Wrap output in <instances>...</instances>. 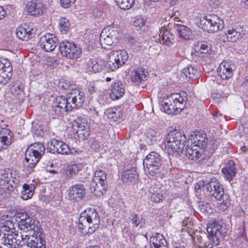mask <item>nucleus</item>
<instances>
[{
    "instance_id": "obj_42",
    "label": "nucleus",
    "mask_w": 248,
    "mask_h": 248,
    "mask_svg": "<svg viewBox=\"0 0 248 248\" xmlns=\"http://www.w3.org/2000/svg\"><path fill=\"white\" fill-rule=\"evenodd\" d=\"M78 129L77 130V133L79 138L83 140L86 139L90 135L89 127L87 124H85L84 129L82 128V124H79L78 126Z\"/></svg>"
},
{
    "instance_id": "obj_1",
    "label": "nucleus",
    "mask_w": 248,
    "mask_h": 248,
    "mask_svg": "<svg viewBox=\"0 0 248 248\" xmlns=\"http://www.w3.org/2000/svg\"><path fill=\"white\" fill-rule=\"evenodd\" d=\"M100 225V217L95 209L89 208L80 214L78 228L84 234L93 233Z\"/></svg>"
},
{
    "instance_id": "obj_5",
    "label": "nucleus",
    "mask_w": 248,
    "mask_h": 248,
    "mask_svg": "<svg viewBox=\"0 0 248 248\" xmlns=\"http://www.w3.org/2000/svg\"><path fill=\"white\" fill-rule=\"evenodd\" d=\"M187 96L186 92L170 94L163 104L164 111L168 114H176L181 111L186 103Z\"/></svg>"
},
{
    "instance_id": "obj_34",
    "label": "nucleus",
    "mask_w": 248,
    "mask_h": 248,
    "mask_svg": "<svg viewBox=\"0 0 248 248\" xmlns=\"http://www.w3.org/2000/svg\"><path fill=\"white\" fill-rule=\"evenodd\" d=\"M182 73L186 78L189 79H193L199 76L197 66L192 64L188 65L185 67L182 70Z\"/></svg>"
},
{
    "instance_id": "obj_40",
    "label": "nucleus",
    "mask_w": 248,
    "mask_h": 248,
    "mask_svg": "<svg viewBox=\"0 0 248 248\" xmlns=\"http://www.w3.org/2000/svg\"><path fill=\"white\" fill-rule=\"evenodd\" d=\"M70 22L69 20L65 17H61L59 19V26L60 30L63 33H66L70 29Z\"/></svg>"
},
{
    "instance_id": "obj_20",
    "label": "nucleus",
    "mask_w": 248,
    "mask_h": 248,
    "mask_svg": "<svg viewBox=\"0 0 248 248\" xmlns=\"http://www.w3.org/2000/svg\"><path fill=\"white\" fill-rule=\"evenodd\" d=\"M109 91L110 98L113 100H118L124 95L125 85L122 81L117 80L111 85Z\"/></svg>"
},
{
    "instance_id": "obj_2",
    "label": "nucleus",
    "mask_w": 248,
    "mask_h": 248,
    "mask_svg": "<svg viewBox=\"0 0 248 248\" xmlns=\"http://www.w3.org/2000/svg\"><path fill=\"white\" fill-rule=\"evenodd\" d=\"M186 141L184 132L175 130L168 134L161 147L163 149L167 150L169 154L180 155L183 152Z\"/></svg>"
},
{
    "instance_id": "obj_28",
    "label": "nucleus",
    "mask_w": 248,
    "mask_h": 248,
    "mask_svg": "<svg viewBox=\"0 0 248 248\" xmlns=\"http://www.w3.org/2000/svg\"><path fill=\"white\" fill-rule=\"evenodd\" d=\"M159 35L161 38L160 43L170 46L172 43L173 35L165 27H162L159 30Z\"/></svg>"
},
{
    "instance_id": "obj_60",
    "label": "nucleus",
    "mask_w": 248,
    "mask_h": 248,
    "mask_svg": "<svg viewBox=\"0 0 248 248\" xmlns=\"http://www.w3.org/2000/svg\"><path fill=\"white\" fill-rule=\"evenodd\" d=\"M235 215L238 217H242L244 215L245 212L242 209L239 207H237L235 209Z\"/></svg>"
},
{
    "instance_id": "obj_4",
    "label": "nucleus",
    "mask_w": 248,
    "mask_h": 248,
    "mask_svg": "<svg viewBox=\"0 0 248 248\" xmlns=\"http://www.w3.org/2000/svg\"><path fill=\"white\" fill-rule=\"evenodd\" d=\"M205 189L212 197L221 202L219 208L222 211H225L231 205L229 195L224 194L222 186L219 184L216 178L206 180Z\"/></svg>"
},
{
    "instance_id": "obj_8",
    "label": "nucleus",
    "mask_w": 248,
    "mask_h": 248,
    "mask_svg": "<svg viewBox=\"0 0 248 248\" xmlns=\"http://www.w3.org/2000/svg\"><path fill=\"white\" fill-rule=\"evenodd\" d=\"M128 59V55L124 50L111 51L108 55L106 66L112 71H114L122 66Z\"/></svg>"
},
{
    "instance_id": "obj_56",
    "label": "nucleus",
    "mask_w": 248,
    "mask_h": 248,
    "mask_svg": "<svg viewBox=\"0 0 248 248\" xmlns=\"http://www.w3.org/2000/svg\"><path fill=\"white\" fill-rule=\"evenodd\" d=\"M145 24V20L140 17L137 18L134 21V25L139 28H141L142 27L144 26Z\"/></svg>"
},
{
    "instance_id": "obj_59",
    "label": "nucleus",
    "mask_w": 248,
    "mask_h": 248,
    "mask_svg": "<svg viewBox=\"0 0 248 248\" xmlns=\"http://www.w3.org/2000/svg\"><path fill=\"white\" fill-rule=\"evenodd\" d=\"M205 184L206 181H201L199 182L195 186V190L197 191L198 190L201 189L202 188H203L204 189H205Z\"/></svg>"
},
{
    "instance_id": "obj_16",
    "label": "nucleus",
    "mask_w": 248,
    "mask_h": 248,
    "mask_svg": "<svg viewBox=\"0 0 248 248\" xmlns=\"http://www.w3.org/2000/svg\"><path fill=\"white\" fill-rule=\"evenodd\" d=\"M246 34V29L240 25L235 26L227 30L226 35L228 41L236 42L241 39Z\"/></svg>"
},
{
    "instance_id": "obj_6",
    "label": "nucleus",
    "mask_w": 248,
    "mask_h": 248,
    "mask_svg": "<svg viewBox=\"0 0 248 248\" xmlns=\"http://www.w3.org/2000/svg\"><path fill=\"white\" fill-rule=\"evenodd\" d=\"M199 27L208 33H214L224 27L223 20L215 14L204 16L200 18Z\"/></svg>"
},
{
    "instance_id": "obj_61",
    "label": "nucleus",
    "mask_w": 248,
    "mask_h": 248,
    "mask_svg": "<svg viewBox=\"0 0 248 248\" xmlns=\"http://www.w3.org/2000/svg\"><path fill=\"white\" fill-rule=\"evenodd\" d=\"M198 241V244L196 246V248H206L207 246L203 242L202 238L199 239Z\"/></svg>"
},
{
    "instance_id": "obj_53",
    "label": "nucleus",
    "mask_w": 248,
    "mask_h": 248,
    "mask_svg": "<svg viewBox=\"0 0 248 248\" xmlns=\"http://www.w3.org/2000/svg\"><path fill=\"white\" fill-rule=\"evenodd\" d=\"M56 104L63 111H66V98L64 96H59L56 98Z\"/></svg>"
},
{
    "instance_id": "obj_58",
    "label": "nucleus",
    "mask_w": 248,
    "mask_h": 248,
    "mask_svg": "<svg viewBox=\"0 0 248 248\" xmlns=\"http://www.w3.org/2000/svg\"><path fill=\"white\" fill-rule=\"evenodd\" d=\"M10 131L8 129L0 128V139H4V140L6 139H10L8 138L7 136V134H9Z\"/></svg>"
},
{
    "instance_id": "obj_11",
    "label": "nucleus",
    "mask_w": 248,
    "mask_h": 248,
    "mask_svg": "<svg viewBox=\"0 0 248 248\" xmlns=\"http://www.w3.org/2000/svg\"><path fill=\"white\" fill-rule=\"evenodd\" d=\"M207 231L213 243L217 245L219 243V239L223 238L227 233L225 225H221L217 222L212 223L208 227Z\"/></svg>"
},
{
    "instance_id": "obj_44",
    "label": "nucleus",
    "mask_w": 248,
    "mask_h": 248,
    "mask_svg": "<svg viewBox=\"0 0 248 248\" xmlns=\"http://www.w3.org/2000/svg\"><path fill=\"white\" fill-rule=\"evenodd\" d=\"M228 90L229 89H227V91H228ZM211 94L212 97L217 101H218V100L227 98L229 95L228 92H223L220 89L214 90Z\"/></svg>"
},
{
    "instance_id": "obj_64",
    "label": "nucleus",
    "mask_w": 248,
    "mask_h": 248,
    "mask_svg": "<svg viewBox=\"0 0 248 248\" xmlns=\"http://www.w3.org/2000/svg\"><path fill=\"white\" fill-rule=\"evenodd\" d=\"M88 91L91 93L96 92V89L93 85H89L88 88Z\"/></svg>"
},
{
    "instance_id": "obj_54",
    "label": "nucleus",
    "mask_w": 248,
    "mask_h": 248,
    "mask_svg": "<svg viewBox=\"0 0 248 248\" xmlns=\"http://www.w3.org/2000/svg\"><path fill=\"white\" fill-rule=\"evenodd\" d=\"M211 48L209 46L205 44H202L200 46L199 50L197 51L198 55L201 54H206L209 53L210 51Z\"/></svg>"
},
{
    "instance_id": "obj_14",
    "label": "nucleus",
    "mask_w": 248,
    "mask_h": 248,
    "mask_svg": "<svg viewBox=\"0 0 248 248\" xmlns=\"http://www.w3.org/2000/svg\"><path fill=\"white\" fill-rule=\"evenodd\" d=\"M36 30L30 23H24L16 30V36L21 40L27 41L35 34Z\"/></svg>"
},
{
    "instance_id": "obj_24",
    "label": "nucleus",
    "mask_w": 248,
    "mask_h": 248,
    "mask_svg": "<svg viewBox=\"0 0 248 248\" xmlns=\"http://www.w3.org/2000/svg\"><path fill=\"white\" fill-rule=\"evenodd\" d=\"M203 151L200 148L192 144L190 147L186 148L185 155L189 159L196 161L201 157Z\"/></svg>"
},
{
    "instance_id": "obj_32",
    "label": "nucleus",
    "mask_w": 248,
    "mask_h": 248,
    "mask_svg": "<svg viewBox=\"0 0 248 248\" xmlns=\"http://www.w3.org/2000/svg\"><path fill=\"white\" fill-rule=\"evenodd\" d=\"M174 29L177 31L180 37L189 39L191 35L190 29L186 26L174 23Z\"/></svg>"
},
{
    "instance_id": "obj_36",
    "label": "nucleus",
    "mask_w": 248,
    "mask_h": 248,
    "mask_svg": "<svg viewBox=\"0 0 248 248\" xmlns=\"http://www.w3.org/2000/svg\"><path fill=\"white\" fill-rule=\"evenodd\" d=\"M146 75L145 74L144 69L141 68L136 69L131 76L132 81L137 84L141 82V81L146 80Z\"/></svg>"
},
{
    "instance_id": "obj_18",
    "label": "nucleus",
    "mask_w": 248,
    "mask_h": 248,
    "mask_svg": "<svg viewBox=\"0 0 248 248\" xmlns=\"http://www.w3.org/2000/svg\"><path fill=\"white\" fill-rule=\"evenodd\" d=\"M235 68V66L231 61L223 62L218 68V75L222 79H228L232 77Z\"/></svg>"
},
{
    "instance_id": "obj_55",
    "label": "nucleus",
    "mask_w": 248,
    "mask_h": 248,
    "mask_svg": "<svg viewBox=\"0 0 248 248\" xmlns=\"http://www.w3.org/2000/svg\"><path fill=\"white\" fill-rule=\"evenodd\" d=\"M76 0H60L61 6L64 8H68L74 4Z\"/></svg>"
},
{
    "instance_id": "obj_15",
    "label": "nucleus",
    "mask_w": 248,
    "mask_h": 248,
    "mask_svg": "<svg viewBox=\"0 0 248 248\" xmlns=\"http://www.w3.org/2000/svg\"><path fill=\"white\" fill-rule=\"evenodd\" d=\"M58 39L53 34L47 33L42 36L39 41L40 47L46 52L54 50L57 46Z\"/></svg>"
},
{
    "instance_id": "obj_45",
    "label": "nucleus",
    "mask_w": 248,
    "mask_h": 248,
    "mask_svg": "<svg viewBox=\"0 0 248 248\" xmlns=\"http://www.w3.org/2000/svg\"><path fill=\"white\" fill-rule=\"evenodd\" d=\"M106 174L102 170H97L94 173L92 182L98 183L99 181H106Z\"/></svg>"
},
{
    "instance_id": "obj_29",
    "label": "nucleus",
    "mask_w": 248,
    "mask_h": 248,
    "mask_svg": "<svg viewBox=\"0 0 248 248\" xmlns=\"http://www.w3.org/2000/svg\"><path fill=\"white\" fill-rule=\"evenodd\" d=\"M222 171L229 181L232 180L236 173V170L233 161H229L226 167L222 169Z\"/></svg>"
},
{
    "instance_id": "obj_30",
    "label": "nucleus",
    "mask_w": 248,
    "mask_h": 248,
    "mask_svg": "<svg viewBox=\"0 0 248 248\" xmlns=\"http://www.w3.org/2000/svg\"><path fill=\"white\" fill-rule=\"evenodd\" d=\"M129 219L133 227L136 228L140 226V228H142L145 223V220L142 218L141 215L134 212L130 213Z\"/></svg>"
},
{
    "instance_id": "obj_51",
    "label": "nucleus",
    "mask_w": 248,
    "mask_h": 248,
    "mask_svg": "<svg viewBox=\"0 0 248 248\" xmlns=\"http://www.w3.org/2000/svg\"><path fill=\"white\" fill-rule=\"evenodd\" d=\"M80 169L78 165L73 164L71 165L67 170L66 175L67 177L73 178L76 174L78 173Z\"/></svg>"
},
{
    "instance_id": "obj_48",
    "label": "nucleus",
    "mask_w": 248,
    "mask_h": 248,
    "mask_svg": "<svg viewBox=\"0 0 248 248\" xmlns=\"http://www.w3.org/2000/svg\"><path fill=\"white\" fill-rule=\"evenodd\" d=\"M122 114L120 111L115 108H110L108 110V119L113 121H117V119L119 118Z\"/></svg>"
},
{
    "instance_id": "obj_49",
    "label": "nucleus",
    "mask_w": 248,
    "mask_h": 248,
    "mask_svg": "<svg viewBox=\"0 0 248 248\" xmlns=\"http://www.w3.org/2000/svg\"><path fill=\"white\" fill-rule=\"evenodd\" d=\"M49 113L53 118H57L60 116V114L63 111L56 104H54L51 106L49 109Z\"/></svg>"
},
{
    "instance_id": "obj_63",
    "label": "nucleus",
    "mask_w": 248,
    "mask_h": 248,
    "mask_svg": "<svg viewBox=\"0 0 248 248\" xmlns=\"http://www.w3.org/2000/svg\"><path fill=\"white\" fill-rule=\"evenodd\" d=\"M91 147L94 150H97L100 148V145L98 141L93 140L91 143Z\"/></svg>"
},
{
    "instance_id": "obj_27",
    "label": "nucleus",
    "mask_w": 248,
    "mask_h": 248,
    "mask_svg": "<svg viewBox=\"0 0 248 248\" xmlns=\"http://www.w3.org/2000/svg\"><path fill=\"white\" fill-rule=\"evenodd\" d=\"M207 135L203 131H200L195 134L193 138V145L200 148L204 151L207 143Z\"/></svg>"
},
{
    "instance_id": "obj_7",
    "label": "nucleus",
    "mask_w": 248,
    "mask_h": 248,
    "mask_svg": "<svg viewBox=\"0 0 248 248\" xmlns=\"http://www.w3.org/2000/svg\"><path fill=\"white\" fill-rule=\"evenodd\" d=\"M143 164L146 173L155 176L160 173L161 158L158 153L155 152L149 153L144 159Z\"/></svg>"
},
{
    "instance_id": "obj_39",
    "label": "nucleus",
    "mask_w": 248,
    "mask_h": 248,
    "mask_svg": "<svg viewBox=\"0 0 248 248\" xmlns=\"http://www.w3.org/2000/svg\"><path fill=\"white\" fill-rule=\"evenodd\" d=\"M11 93L15 95H19V99L24 95V86L20 83H15L10 88Z\"/></svg>"
},
{
    "instance_id": "obj_3",
    "label": "nucleus",
    "mask_w": 248,
    "mask_h": 248,
    "mask_svg": "<svg viewBox=\"0 0 248 248\" xmlns=\"http://www.w3.org/2000/svg\"><path fill=\"white\" fill-rule=\"evenodd\" d=\"M17 217L19 219V229L25 233V237H43L39 222L33 218L28 213H19Z\"/></svg>"
},
{
    "instance_id": "obj_38",
    "label": "nucleus",
    "mask_w": 248,
    "mask_h": 248,
    "mask_svg": "<svg viewBox=\"0 0 248 248\" xmlns=\"http://www.w3.org/2000/svg\"><path fill=\"white\" fill-rule=\"evenodd\" d=\"M100 34L112 38V40L118 39L119 37L118 30L114 27L108 26L105 28Z\"/></svg>"
},
{
    "instance_id": "obj_35",
    "label": "nucleus",
    "mask_w": 248,
    "mask_h": 248,
    "mask_svg": "<svg viewBox=\"0 0 248 248\" xmlns=\"http://www.w3.org/2000/svg\"><path fill=\"white\" fill-rule=\"evenodd\" d=\"M149 191L150 199L152 202L158 203L162 201L163 196L158 188L155 186L151 187L149 188Z\"/></svg>"
},
{
    "instance_id": "obj_9",
    "label": "nucleus",
    "mask_w": 248,
    "mask_h": 248,
    "mask_svg": "<svg viewBox=\"0 0 248 248\" xmlns=\"http://www.w3.org/2000/svg\"><path fill=\"white\" fill-rule=\"evenodd\" d=\"M13 174L9 169L1 170L0 173V189L3 191H12L16 187L19 182V179Z\"/></svg>"
},
{
    "instance_id": "obj_50",
    "label": "nucleus",
    "mask_w": 248,
    "mask_h": 248,
    "mask_svg": "<svg viewBox=\"0 0 248 248\" xmlns=\"http://www.w3.org/2000/svg\"><path fill=\"white\" fill-rule=\"evenodd\" d=\"M66 98V111H70L72 109L77 108V105H75L74 102H73L72 99V95L71 93H69Z\"/></svg>"
},
{
    "instance_id": "obj_43",
    "label": "nucleus",
    "mask_w": 248,
    "mask_h": 248,
    "mask_svg": "<svg viewBox=\"0 0 248 248\" xmlns=\"http://www.w3.org/2000/svg\"><path fill=\"white\" fill-rule=\"evenodd\" d=\"M117 5L123 10L130 9L135 3V0H115Z\"/></svg>"
},
{
    "instance_id": "obj_62",
    "label": "nucleus",
    "mask_w": 248,
    "mask_h": 248,
    "mask_svg": "<svg viewBox=\"0 0 248 248\" xmlns=\"http://www.w3.org/2000/svg\"><path fill=\"white\" fill-rule=\"evenodd\" d=\"M9 223L12 224L11 221H6V224H3L1 227V229L4 231L9 232L11 229V227L8 226Z\"/></svg>"
},
{
    "instance_id": "obj_37",
    "label": "nucleus",
    "mask_w": 248,
    "mask_h": 248,
    "mask_svg": "<svg viewBox=\"0 0 248 248\" xmlns=\"http://www.w3.org/2000/svg\"><path fill=\"white\" fill-rule=\"evenodd\" d=\"M34 186L25 184L23 185V190L21 193V198L24 200H27L32 197L33 195Z\"/></svg>"
},
{
    "instance_id": "obj_22",
    "label": "nucleus",
    "mask_w": 248,
    "mask_h": 248,
    "mask_svg": "<svg viewBox=\"0 0 248 248\" xmlns=\"http://www.w3.org/2000/svg\"><path fill=\"white\" fill-rule=\"evenodd\" d=\"M138 172L135 167H128L124 171L122 179L124 182H133L138 179Z\"/></svg>"
},
{
    "instance_id": "obj_26",
    "label": "nucleus",
    "mask_w": 248,
    "mask_h": 248,
    "mask_svg": "<svg viewBox=\"0 0 248 248\" xmlns=\"http://www.w3.org/2000/svg\"><path fill=\"white\" fill-rule=\"evenodd\" d=\"M90 189L97 196H101L106 191V181H99L98 183L92 182L90 185Z\"/></svg>"
},
{
    "instance_id": "obj_57",
    "label": "nucleus",
    "mask_w": 248,
    "mask_h": 248,
    "mask_svg": "<svg viewBox=\"0 0 248 248\" xmlns=\"http://www.w3.org/2000/svg\"><path fill=\"white\" fill-rule=\"evenodd\" d=\"M11 144V139H0V151L2 149H6Z\"/></svg>"
},
{
    "instance_id": "obj_10",
    "label": "nucleus",
    "mask_w": 248,
    "mask_h": 248,
    "mask_svg": "<svg viewBox=\"0 0 248 248\" xmlns=\"http://www.w3.org/2000/svg\"><path fill=\"white\" fill-rule=\"evenodd\" d=\"M59 49L62 56L70 59L78 58L81 53V49L74 42L66 40L60 43Z\"/></svg>"
},
{
    "instance_id": "obj_13",
    "label": "nucleus",
    "mask_w": 248,
    "mask_h": 248,
    "mask_svg": "<svg viewBox=\"0 0 248 248\" xmlns=\"http://www.w3.org/2000/svg\"><path fill=\"white\" fill-rule=\"evenodd\" d=\"M47 151L53 154H60L68 155L70 153L69 147L64 142L56 139H52L48 143Z\"/></svg>"
},
{
    "instance_id": "obj_12",
    "label": "nucleus",
    "mask_w": 248,
    "mask_h": 248,
    "mask_svg": "<svg viewBox=\"0 0 248 248\" xmlns=\"http://www.w3.org/2000/svg\"><path fill=\"white\" fill-rule=\"evenodd\" d=\"M12 66L8 59L0 58V83L5 85L10 80L12 76Z\"/></svg>"
},
{
    "instance_id": "obj_25",
    "label": "nucleus",
    "mask_w": 248,
    "mask_h": 248,
    "mask_svg": "<svg viewBox=\"0 0 248 248\" xmlns=\"http://www.w3.org/2000/svg\"><path fill=\"white\" fill-rule=\"evenodd\" d=\"M45 244L46 241L43 237H34L31 238L30 242L18 245L17 247H15L14 248H41L45 247Z\"/></svg>"
},
{
    "instance_id": "obj_52",
    "label": "nucleus",
    "mask_w": 248,
    "mask_h": 248,
    "mask_svg": "<svg viewBox=\"0 0 248 248\" xmlns=\"http://www.w3.org/2000/svg\"><path fill=\"white\" fill-rule=\"evenodd\" d=\"M156 132L153 129H150L147 133V142L150 144H153L156 141Z\"/></svg>"
},
{
    "instance_id": "obj_46",
    "label": "nucleus",
    "mask_w": 248,
    "mask_h": 248,
    "mask_svg": "<svg viewBox=\"0 0 248 248\" xmlns=\"http://www.w3.org/2000/svg\"><path fill=\"white\" fill-rule=\"evenodd\" d=\"M88 68L90 71L94 73L99 72L102 69V66L99 65L95 60H91L88 62Z\"/></svg>"
},
{
    "instance_id": "obj_31",
    "label": "nucleus",
    "mask_w": 248,
    "mask_h": 248,
    "mask_svg": "<svg viewBox=\"0 0 248 248\" xmlns=\"http://www.w3.org/2000/svg\"><path fill=\"white\" fill-rule=\"evenodd\" d=\"M99 40L102 48L110 49L111 46H115L117 44L118 39L112 40V38L100 34Z\"/></svg>"
},
{
    "instance_id": "obj_17",
    "label": "nucleus",
    "mask_w": 248,
    "mask_h": 248,
    "mask_svg": "<svg viewBox=\"0 0 248 248\" xmlns=\"http://www.w3.org/2000/svg\"><path fill=\"white\" fill-rule=\"evenodd\" d=\"M85 188L84 186L77 184L72 186L69 189L68 198L70 201L78 202L83 199L85 196Z\"/></svg>"
},
{
    "instance_id": "obj_19",
    "label": "nucleus",
    "mask_w": 248,
    "mask_h": 248,
    "mask_svg": "<svg viewBox=\"0 0 248 248\" xmlns=\"http://www.w3.org/2000/svg\"><path fill=\"white\" fill-rule=\"evenodd\" d=\"M44 8V6L41 0H31L26 4V9L32 16L42 15Z\"/></svg>"
},
{
    "instance_id": "obj_47",
    "label": "nucleus",
    "mask_w": 248,
    "mask_h": 248,
    "mask_svg": "<svg viewBox=\"0 0 248 248\" xmlns=\"http://www.w3.org/2000/svg\"><path fill=\"white\" fill-rule=\"evenodd\" d=\"M5 237H2L0 243L6 248H12L13 246V236L12 234H9L5 233Z\"/></svg>"
},
{
    "instance_id": "obj_33",
    "label": "nucleus",
    "mask_w": 248,
    "mask_h": 248,
    "mask_svg": "<svg viewBox=\"0 0 248 248\" xmlns=\"http://www.w3.org/2000/svg\"><path fill=\"white\" fill-rule=\"evenodd\" d=\"M72 95V100L77 105L78 108L82 106L85 101V93L84 92L77 90H73L71 92Z\"/></svg>"
},
{
    "instance_id": "obj_23",
    "label": "nucleus",
    "mask_w": 248,
    "mask_h": 248,
    "mask_svg": "<svg viewBox=\"0 0 248 248\" xmlns=\"http://www.w3.org/2000/svg\"><path fill=\"white\" fill-rule=\"evenodd\" d=\"M151 248H168L167 242L163 235L156 233L150 238Z\"/></svg>"
},
{
    "instance_id": "obj_21",
    "label": "nucleus",
    "mask_w": 248,
    "mask_h": 248,
    "mask_svg": "<svg viewBox=\"0 0 248 248\" xmlns=\"http://www.w3.org/2000/svg\"><path fill=\"white\" fill-rule=\"evenodd\" d=\"M41 157V155L31 152L30 149H27L25 153V160L23 162L24 168L28 171H30L35 167Z\"/></svg>"
},
{
    "instance_id": "obj_41",
    "label": "nucleus",
    "mask_w": 248,
    "mask_h": 248,
    "mask_svg": "<svg viewBox=\"0 0 248 248\" xmlns=\"http://www.w3.org/2000/svg\"><path fill=\"white\" fill-rule=\"evenodd\" d=\"M28 149H30L31 152L36 154V155H42L44 154L45 148L44 145L40 142H35L31 145Z\"/></svg>"
}]
</instances>
